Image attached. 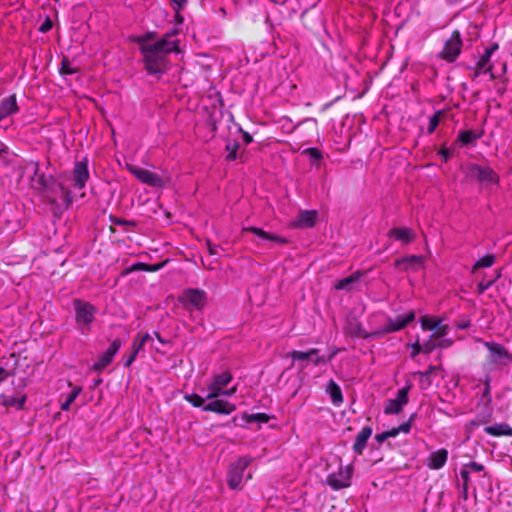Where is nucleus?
Here are the masks:
<instances>
[{
    "label": "nucleus",
    "instance_id": "f257e3e1",
    "mask_svg": "<svg viewBox=\"0 0 512 512\" xmlns=\"http://www.w3.org/2000/svg\"><path fill=\"white\" fill-rule=\"evenodd\" d=\"M468 180L476 181L482 185H493L499 183L498 174L488 165L469 163L464 168Z\"/></svg>",
    "mask_w": 512,
    "mask_h": 512
},
{
    "label": "nucleus",
    "instance_id": "f03ea898",
    "mask_svg": "<svg viewBox=\"0 0 512 512\" xmlns=\"http://www.w3.org/2000/svg\"><path fill=\"white\" fill-rule=\"evenodd\" d=\"M414 319L415 312L413 310L403 315L397 316L395 319L388 318L386 323L382 327L372 331L370 335H363V337L364 339L379 338L386 334L400 331L404 329L409 323L414 321Z\"/></svg>",
    "mask_w": 512,
    "mask_h": 512
},
{
    "label": "nucleus",
    "instance_id": "7ed1b4c3",
    "mask_svg": "<svg viewBox=\"0 0 512 512\" xmlns=\"http://www.w3.org/2000/svg\"><path fill=\"white\" fill-rule=\"evenodd\" d=\"M233 376L230 371L225 370L217 375H214L212 382L208 385V394L206 399H214L221 395L232 396L236 393L237 387L233 386L230 389L225 387L232 381Z\"/></svg>",
    "mask_w": 512,
    "mask_h": 512
},
{
    "label": "nucleus",
    "instance_id": "20e7f679",
    "mask_svg": "<svg viewBox=\"0 0 512 512\" xmlns=\"http://www.w3.org/2000/svg\"><path fill=\"white\" fill-rule=\"evenodd\" d=\"M140 52L143 55L144 67L149 74H163L168 70L167 56L153 51L148 46H143Z\"/></svg>",
    "mask_w": 512,
    "mask_h": 512
},
{
    "label": "nucleus",
    "instance_id": "39448f33",
    "mask_svg": "<svg viewBox=\"0 0 512 512\" xmlns=\"http://www.w3.org/2000/svg\"><path fill=\"white\" fill-rule=\"evenodd\" d=\"M178 301L186 310L201 311L207 304V293L203 289L188 288L178 297Z\"/></svg>",
    "mask_w": 512,
    "mask_h": 512
},
{
    "label": "nucleus",
    "instance_id": "423d86ee",
    "mask_svg": "<svg viewBox=\"0 0 512 512\" xmlns=\"http://www.w3.org/2000/svg\"><path fill=\"white\" fill-rule=\"evenodd\" d=\"M251 462V457L243 456L239 457L233 464H231L227 472V484L230 489H241L244 471Z\"/></svg>",
    "mask_w": 512,
    "mask_h": 512
},
{
    "label": "nucleus",
    "instance_id": "0eeeda50",
    "mask_svg": "<svg viewBox=\"0 0 512 512\" xmlns=\"http://www.w3.org/2000/svg\"><path fill=\"white\" fill-rule=\"evenodd\" d=\"M73 306L75 310L76 323L89 330L91 323L95 320L97 308L90 302H86L81 299H74Z\"/></svg>",
    "mask_w": 512,
    "mask_h": 512
},
{
    "label": "nucleus",
    "instance_id": "6e6552de",
    "mask_svg": "<svg viewBox=\"0 0 512 512\" xmlns=\"http://www.w3.org/2000/svg\"><path fill=\"white\" fill-rule=\"evenodd\" d=\"M461 47V34L458 30H454L449 39L446 40L444 47L439 55L447 62H454L461 52Z\"/></svg>",
    "mask_w": 512,
    "mask_h": 512
},
{
    "label": "nucleus",
    "instance_id": "1a4fd4ad",
    "mask_svg": "<svg viewBox=\"0 0 512 512\" xmlns=\"http://www.w3.org/2000/svg\"><path fill=\"white\" fill-rule=\"evenodd\" d=\"M353 468L350 465L346 467H340L338 472L331 473L327 477V484L333 490H340L346 487H349L351 484Z\"/></svg>",
    "mask_w": 512,
    "mask_h": 512
},
{
    "label": "nucleus",
    "instance_id": "9d476101",
    "mask_svg": "<svg viewBox=\"0 0 512 512\" xmlns=\"http://www.w3.org/2000/svg\"><path fill=\"white\" fill-rule=\"evenodd\" d=\"M320 350L317 348H311L308 351H298V350H292L288 353V356L292 358V365L295 361H306L311 360L315 366H318L319 364L326 363L335 356V353H332L327 358L323 355H319Z\"/></svg>",
    "mask_w": 512,
    "mask_h": 512
},
{
    "label": "nucleus",
    "instance_id": "9b49d317",
    "mask_svg": "<svg viewBox=\"0 0 512 512\" xmlns=\"http://www.w3.org/2000/svg\"><path fill=\"white\" fill-rule=\"evenodd\" d=\"M126 169L134 175L140 182L150 186V187H161L162 179L161 177L154 172H151L147 169L132 165L126 164Z\"/></svg>",
    "mask_w": 512,
    "mask_h": 512
},
{
    "label": "nucleus",
    "instance_id": "f8f14e48",
    "mask_svg": "<svg viewBox=\"0 0 512 512\" xmlns=\"http://www.w3.org/2000/svg\"><path fill=\"white\" fill-rule=\"evenodd\" d=\"M121 346L122 341L120 339H114L109 348L99 357L98 361L92 365L91 370L101 373L108 365L111 364L114 356L117 354Z\"/></svg>",
    "mask_w": 512,
    "mask_h": 512
},
{
    "label": "nucleus",
    "instance_id": "ddd939ff",
    "mask_svg": "<svg viewBox=\"0 0 512 512\" xmlns=\"http://www.w3.org/2000/svg\"><path fill=\"white\" fill-rule=\"evenodd\" d=\"M410 386H405L398 390L397 397L388 399L384 406V413L386 415L398 414L402 411L404 405L408 403V392Z\"/></svg>",
    "mask_w": 512,
    "mask_h": 512
},
{
    "label": "nucleus",
    "instance_id": "4468645a",
    "mask_svg": "<svg viewBox=\"0 0 512 512\" xmlns=\"http://www.w3.org/2000/svg\"><path fill=\"white\" fill-rule=\"evenodd\" d=\"M88 164L89 161L87 157H84L82 160L77 161L74 164L72 180L74 182V186L78 189H83L90 178Z\"/></svg>",
    "mask_w": 512,
    "mask_h": 512
},
{
    "label": "nucleus",
    "instance_id": "2eb2a0df",
    "mask_svg": "<svg viewBox=\"0 0 512 512\" xmlns=\"http://www.w3.org/2000/svg\"><path fill=\"white\" fill-rule=\"evenodd\" d=\"M209 402L203 406V411L213 412L220 415H229L236 410V405L224 399H208Z\"/></svg>",
    "mask_w": 512,
    "mask_h": 512
},
{
    "label": "nucleus",
    "instance_id": "dca6fc26",
    "mask_svg": "<svg viewBox=\"0 0 512 512\" xmlns=\"http://www.w3.org/2000/svg\"><path fill=\"white\" fill-rule=\"evenodd\" d=\"M424 264V257L418 255H409L398 258L394 261V267L401 271H417Z\"/></svg>",
    "mask_w": 512,
    "mask_h": 512
},
{
    "label": "nucleus",
    "instance_id": "f3484780",
    "mask_svg": "<svg viewBox=\"0 0 512 512\" xmlns=\"http://www.w3.org/2000/svg\"><path fill=\"white\" fill-rule=\"evenodd\" d=\"M148 48L152 49L155 52H158L160 54H163L167 56L168 54L172 52L179 53L180 52V40H167L165 38H161L158 41L151 44V46H148Z\"/></svg>",
    "mask_w": 512,
    "mask_h": 512
},
{
    "label": "nucleus",
    "instance_id": "a211bd4d",
    "mask_svg": "<svg viewBox=\"0 0 512 512\" xmlns=\"http://www.w3.org/2000/svg\"><path fill=\"white\" fill-rule=\"evenodd\" d=\"M19 111L16 94H11L0 100V121Z\"/></svg>",
    "mask_w": 512,
    "mask_h": 512
},
{
    "label": "nucleus",
    "instance_id": "6ab92c4d",
    "mask_svg": "<svg viewBox=\"0 0 512 512\" xmlns=\"http://www.w3.org/2000/svg\"><path fill=\"white\" fill-rule=\"evenodd\" d=\"M485 345L490 353L491 362L498 363L503 359L511 360V355L508 350L501 344L496 342H486Z\"/></svg>",
    "mask_w": 512,
    "mask_h": 512
},
{
    "label": "nucleus",
    "instance_id": "aec40b11",
    "mask_svg": "<svg viewBox=\"0 0 512 512\" xmlns=\"http://www.w3.org/2000/svg\"><path fill=\"white\" fill-rule=\"evenodd\" d=\"M372 428L370 426H364L356 435L355 442L352 446L353 451L357 455H362L367 445V441L372 435Z\"/></svg>",
    "mask_w": 512,
    "mask_h": 512
},
{
    "label": "nucleus",
    "instance_id": "412c9836",
    "mask_svg": "<svg viewBox=\"0 0 512 512\" xmlns=\"http://www.w3.org/2000/svg\"><path fill=\"white\" fill-rule=\"evenodd\" d=\"M28 166L33 170L32 180L36 182L38 188L41 191L49 190L50 183L53 181L52 177H47L45 174L39 173L40 167L38 162L31 161Z\"/></svg>",
    "mask_w": 512,
    "mask_h": 512
},
{
    "label": "nucleus",
    "instance_id": "4be33fe9",
    "mask_svg": "<svg viewBox=\"0 0 512 512\" xmlns=\"http://www.w3.org/2000/svg\"><path fill=\"white\" fill-rule=\"evenodd\" d=\"M388 237L400 241L403 244H408L415 239V234L411 228L401 227L390 229L388 231Z\"/></svg>",
    "mask_w": 512,
    "mask_h": 512
},
{
    "label": "nucleus",
    "instance_id": "5701e85b",
    "mask_svg": "<svg viewBox=\"0 0 512 512\" xmlns=\"http://www.w3.org/2000/svg\"><path fill=\"white\" fill-rule=\"evenodd\" d=\"M447 459L448 451L444 448H441L429 455L427 465L430 469L439 470L446 464Z\"/></svg>",
    "mask_w": 512,
    "mask_h": 512
},
{
    "label": "nucleus",
    "instance_id": "b1692460",
    "mask_svg": "<svg viewBox=\"0 0 512 512\" xmlns=\"http://www.w3.org/2000/svg\"><path fill=\"white\" fill-rule=\"evenodd\" d=\"M26 401L27 396L25 394H21L18 397L0 394V404L6 408L13 407L17 410H24Z\"/></svg>",
    "mask_w": 512,
    "mask_h": 512
},
{
    "label": "nucleus",
    "instance_id": "393cba45",
    "mask_svg": "<svg viewBox=\"0 0 512 512\" xmlns=\"http://www.w3.org/2000/svg\"><path fill=\"white\" fill-rule=\"evenodd\" d=\"M243 231L251 232L263 240L273 241V242H276V243H279L282 245L287 243V240L285 238H282L275 234L269 233V232L263 230L262 228L250 226V227L244 228Z\"/></svg>",
    "mask_w": 512,
    "mask_h": 512
},
{
    "label": "nucleus",
    "instance_id": "a878e982",
    "mask_svg": "<svg viewBox=\"0 0 512 512\" xmlns=\"http://www.w3.org/2000/svg\"><path fill=\"white\" fill-rule=\"evenodd\" d=\"M326 392L329 394L331 402L334 406L339 407L343 404L344 398L340 386L331 379L327 386Z\"/></svg>",
    "mask_w": 512,
    "mask_h": 512
},
{
    "label": "nucleus",
    "instance_id": "bb28decb",
    "mask_svg": "<svg viewBox=\"0 0 512 512\" xmlns=\"http://www.w3.org/2000/svg\"><path fill=\"white\" fill-rule=\"evenodd\" d=\"M484 431L494 437L512 436V427L507 423H497L492 426H487L484 428Z\"/></svg>",
    "mask_w": 512,
    "mask_h": 512
},
{
    "label": "nucleus",
    "instance_id": "cd10ccee",
    "mask_svg": "<svg viewBox=\"0 0 512 512\" xmlns=\"http://www.w3.org/2000/svg\"><path fill=\"white\" fill-rule=\"evenodd\" d=\"M317 218L316 211L313 210H304L301 211L297 217V226L302 228H310L314 226Z\"/></svg>",
    "mask_w": 512,
    "mask_h": 512
},
{
    "label": "nucleus",
    "instance_id": "c85d7f7f",
    "mask_svg": "<svg viewBox=\"0 0 512 512\" xmlns=\"http://www.w3.org/2000/svg\"><path fill=\"white\" fill-rule=\"evenodd\" d=\"M483 133H477L473 130H462L459 132L457 140L464 146H468L482 137Z\"/></svg>",
    "mask_w": 512,
    "mask_h": 512
},
{
    "label": "nucleus",
    "instance_id": "c756f323",
    "mask_svg": "<svg viewBox=\"0 0 512 512\" xmlns=\"http://www.w3.org/2000/svg\"><path fill=\"white\" fill-rule=\"evenodd\" d=\"M359 278H360V273L356 272L354 274L349 275L348 277H345V278H342V279L338 280L335 283L334 288L337 289V290H347V291H350L352 284L355 283L356 281H358Z\"/></svg>",
    "mask_w": 512,
    "mask_h": 512
},
{
    "label": "nucleus",
    "instance_id": "7c9ffc66",
    "mask_svg": "<svg viewBox=\"0 0 512 512\" xmlns=\"http://www.w3.org/2000/svg\"><path fill=\"white\" fill-rule=\"evenodd\" d=\"M166 263H167V260L159 262V263H155V264H147V263L137 262L132 265L131 270L132 271L142 270V271H146V272H157V271L161 270L166 265Z\"/></svg>",
    "mask_w": 512,
    "mask_h": 512
},
{
    "label": "nucleus",
    "instance_id": "2f4dec72",
    "mask_svg": "<svg viewBox=\"0 0 512 512\" xmlns=\"http://www.w3.org/2000/svg\"><path fill=\"white\" fill-rule=\"evenodd\" d=\"M495 260L496 256L494 254H487L475 262V264L472 267V271L475 272L476 270L481 268H489L495 263Z\"/></svg>",
    "mask_w": 512,
    "mask_h": 512
},
{
    "label": "nucleus",
    "instance_id": "473e14b6",
    "mask_svg": "<svg viewBox=\"0 0 512 512\" xmlns=\"http://www.w3.org/2000/svg\"><path fill=\"white\" fill-rule=\"evenodd\" d=\"M437 370L436 366H429L427 370L417 372L420 377V386L425 389L431 386L430 376Z\"/></svg>",
    "mask_w": 512,
    "mask_h": 512
},
{
    "label": "nucleus",
    "instance_id": "72a5a7b5",
    "mask_svg": "<svg viewBox=\"0 0 512 512\" xmlns=\"http://www.w3.org/2000/svg\"><path fill=\"white\" fill-rule=\"evenodd\" d=\"M498 47V44L495 43L492 46L485 49L484 53L480 56L479 60L477 61L479 68L490 66V58L492 54L498 49Z\"/></svg>",
    "mask_w": 512,
    "mask_h": 512
},
{
    "label": "nucleus",
    "instance_id": "f704fd0d",
    "mask_svg": "<svg viewBox=\"0 0 512 512\" xmlns=\"http://www.w3.org/2000/svg\"><path fill=\"white\" fill-rule=\"evenodd\" d=\"M243 419L246 421V423H253V422L267 423L270 420V416L268 414L262 413V412L254 413V414L244 413Z\"/></svg>",
    "mask_w": 512,
    "mask_h": 512
},
{
    "label": "nucleus",
    "instance_id": "c9c22d12",
    "mask_svg": "<svg viewBox=\"0 0 512 512\" xmlns=\"http://www.w3.org/2000/svg\"><path fill=\"white\" fill-rule=\"evenodd\" d=\"M151 337L148 333L137 334L132 342L131 349L139 353Z\"/></svg>",
    "mask_w": 512,
    "mask_h": 512
},
{
    "label": "nucleus",
    "instance_id": "e433bc0d",
    "mask_svg": "<svg viewBox=\"0 0 512 512\" xmlns=\"http://www.w3.org/2000/svg\"><path fill=\"white\" fill-rule=\"evenodd\" d=\"M156 35V32L149 31L142 36L133 38V41L139 45V50L142 51L143 46H151L149 41L154 40L156 38Z\"/></svg>",
    "mask_w": 512,
    "mask_h": 512
},
{
    "label": "nucleus",
    "instance_id": "4c0bfd02",
    "mask_svg": "<svg viewBox=\"0 0 512 512\" xmlns=\"http://www.w3.org/2000/svg\"><path fill=\"white\" fill-rule=\"evenodd\" d=\"M445 115V110L436 111L429 119V125L427 128V133L432 134L436 130L439 125L441 118Z\"/></svg>",
    "mask_w": 512,
    "mask_h": 512
},
{
    "label": "nucleus",
    "instance_id": "58836bf2",
    "mask_svg": "<svg viewBox=\"0 0 512 512\" xmlns=\"http://www.w3.org/2000/svg\"><path fill=\"white\" fill-rule=\"evenodd\" d=\"M82 388L80 386H76L73 390L67 395L65 401L61 404V409L67 411L70 408V405L75 401L77 396L80 394Z\"/></svg>",
    "mask_w": 512,
    "mask_h": 512
},
{
    "label": "nucleus",
    "instance_id": "ea45409f",
    "mask_svg": "<svg viewBox=\"0 0 512 512\" xmlns=\"http://www.w3.org/2000/svg\"><path fill=\"white\" fill-rule=\"evenodd\" d=\"M184 399L189 402L193 407L202 408L205 406V399L201 397L200 395L193 393V394H187L184 396Z\"/></svg>",
    "mask_w": 512,
    "mask_h": 512
},
{
    "label": "nucleus",
    "instance_id": "a19ab883",
    "mask_svg": "<svg viewBox=\"0 0 512 512\" xmlns=\"http://www.w3.org/2000/svg\"><path fill=\"white\" fill-rule=\"evenodd\" d=\"M59 72L61 75H72L78 72V68L72 67L69 59L63 57Z\"/></svg>",
    "mask_w": 512,
    "mask_h": 512
},
{
    "label": "nucleus",
    "instance_id": "79ce46f5",
    "mask_svg": "<svg viewBox=\"0 0 512 512\" xmlns=\"http://www.w3.org/2000/svg\"><path fill=\"white\" fill-rule=\"evenodd\" d=\"M239 143L237 141L227 143L225 149L228 152L226 159L228 161H233L237 158V151L239 149Z\"/></svg>",
    "mask_w": 512,
    "mask_h": 512
},
{
    "label": "nucleus",
    "instance_id": "37998d69",
    "mask_svg": "<svg viewBox=\"0 0 512 512\" xmlns=\"http://www.w3.org/2000/svg\"><path fill=\"white\" fill-rule=\"evenodd\" d=\"M110 222L114 225L123 226L125 231H128V227H135L137 225L133 220H126L112 215L110 216Z\"/></svg>",
    "mask_w": 512,
    "mask_h": 512
},
{
    "label": "nucleus",
    "instance_id": "c03bdc74",
    "mask_svg": "<svg viewBox=\"0 0 512 512\" xmlns=\"http://www.w3.org/2000/svg\"><path fill=\"white\" fill-rule=\"evenodd\" d=\"M420 323H421V328L423 330H429V331L435 330L437 328V326L439 325V321H436L427 316H423L420 319Z\"/></svg>",
    "mask_w": 512,
    "mask_h": 512
},
{
    "label": "nucleus",
    "instance_id": "a18cd8bd",
    "mask_svg": "<svg viewBox=\"0 0 512 512\" xmlns=\"http://www.w3.org/2000/svg\"><path fill=\"white\" fill-rule=\"evenodd\" d=\"M303 153L308 155L310 158H312V159H314L316 161H320L323 158L322 152L318 148H316V147L306 148L303 151Z\"/></svg>",
    "mask_w": 512,
    "mask_h": 512
},
{
    "label": "nucleus",
    "instance_id": "49530a36",
    "mask_svg": "<svg viewBox=\"0 0 512 512\" xmlns=\"http://www.w3.org/2000/svg\"><path fill=\"white\" fill-rule=\"evenodd\" d=\"M481 402L485 406H489L491 404V396H490V384L489 380L485 382L484 391L481 397Z\"/></svg>",
    "mask_w": 512,
    "mask_h": 512
},
{
    "label": "nucleus",
    "instance_id": "de8ad7c7",
    "mask_svg": "<svg viewBox=\"0 0 512 512\" xmlns=\"http://www.w3.org/2000/svg\"><path fill=\"white\" fill-rule=\"evenodd\" d=\"M59 188H60V191L63 195V198L66 202V205L69 206L71 205L72 201H73V197H72V193L71 191L66 188L65 186H63L62 184H59Z\"/></svg>",
    "mask_w": 512,
    "mask_h": 512
},
{
    "label": "nucleus",
    "instance_id": "09e8293b",
    "mask_svg": "<svg viewBox=\"0 0 512 512\" xmlns=\"http://www.w3.org/2000/svg\"><path fill=\"white\" fill-rule=\"evenodd\" d=\"M414 418H415V414H412L406 422L399 425L398 426L399 433H401V432L405 433V434L409 433L411 430V425H412V421Z\"/></svg>",
    "mask_w": 512,
    "mask_h": 512
},
{
    "label": "nucleus",
    "instance_id": "8fccbe9b",
    "mask_svg": "<svg viewBox=\"0 0 512 512\" xmlns=\"http://www.w3.org/2000/svg\"><path fill=\"white\" fill-rule=\"evenodd\" d=\"M495 280H482L477 284V292L478 294H483L487 289H489L493 284Z\"/></svg>",
    "mask_w": 512,
    "mask_h": 512
},
{
    "label": "nucleus",
    "instance_id": "3c124183",
    "mask_svg": "<svg viewBox=\"0 0 512 512\" xmlns=\"http://www.w3.org/2000/svg\"><path fill=\"white\" fill-rule=\"evenodd\" d=\"M422 347H423V353L430 354L437 347V343L435 341H433L432 339H430V340L424 342L422 344Z\"/></svg>",
    "mask_w": 512,
    "mask_h": 512
},
{
    "label": "nucleus",
    "instance_id": "603ef678",
    "mask_svg": "<svg viewBox=\"0 0 512 512\" xmlns=\"http://www.w3.org/2000/svg\"><path fill=\"white\" fill-rule=\"evenodd\" d=\"M491 71H492V66L479 68L478 63H476L475 68H474V73H473L472 77L473 78H477L479 75L484 74V73H488V72H491Z\"/></svg>",
    "mask_w": 512,
    "mask_h": 512
},
{
    "label": "nucleus",
    "instance_id": "864d4df0",
    "mask_svg": "<svg viewBox=\"0 0 512 512\" xmlns=\"http://www.w3.org/2000/svg\"><path fill=\"white\" fill-rule=\"evenodd\" d=\"M137 354L138 353L136 351L132 350V352L129 355L124 356L123 357L124 366L125 367L131 366L132 363L135 361Z\"/></svg>",
    "mask_w": 512,
    "mask_h": 512
},
{
    "label": "nucleus",
    "instance_id": "5fc2aeb1",
    "mask_svg": "<svg viewBox=\"0 0 512 512\" xmlns=\"http://www.w3.org/2000/svg\"><path fill=\"white\" fill-rule=\"evenodd\" d=\"M169 2L172 9L182 10L186 6L188 0H169Z\"/></svg>",
    "mask_w": 512,
    "mask_h": 512
},
{
    "label": "nucleus",
    "instance_id": "6e6d98bb",
    "mask_svg": "<svg viewBox=\"0 0 512 512\" xmlns=\"http://www.w3.org/2000/svg\"><path fill=\"white\" fill-rule=\"evenodd\" d=\"M53 24L50 18H46V20L40 25L39 31L41 33H46L51 30Z\"/></svg>",
    "mask_w": 512,
    "mask_h": 512
},
{
    "label": "nucleus",
    "instance_id": "4d7b16f0",
    "mask_svg": "<svg viewBox=\"0 0 512 512\" xmlns=\"http://www.w3.org/2000/svg\"><path fill=\"white\" fill-rule=\"evenodd\" d=\"M446 333H447V326L439 327V325H438L437 328L435 329V332L431 335V338H433V337L441 338L444 335H446Z\"/></svg>",
    "mask_w": 512,
    "mask_h": 512
},
{
    "label": "nucleus",
    "instance_id": "13d9d810",
    "mask_svg": "<svg viewBox=\"0 0 512 512\" xmlns=\"http://www.w3.org/2000/svg\"><path fill=\"white\" fill-rule=\"evenodd\" d=\"M438 154L441 155V157L443 158V160L445 162H447L449 160V158L451 157L450 150L447 147H445V146H442L440 148V150L438 151Z\"/></svg>",
    "mask_w": 512,
    "mask_h": 512
},
{
    "label": "nucleus",
    "instance_id": "bf43d9fd",
    "mask_svg": "<svg viewBox=\"0 0 512 512\" xmlns=\"http://www.w3.org/2000/svg\"><path fill=\"white\" fill-rule=\"evenodd\" d=\"M411 348H412L411 357H415L419 353H423V347L421 344H419L418 341L415 342L414 344H412Z\"/></svg>",
    "mask_w": 512,
    "mask_h": 512
},
{
    "label": "nucleus",
    "instance_id": "052dcab7",
    "mask_svg": "<svg viewBox=\"0 0 512 512\" xmlns=\"http://www.w3.org/2000/svg\"><path fill=\"white\" fill-rule=\"evenodd\" d=\"M179 34V30L177 28H173L171 30H169L168 32H166L164 35H163V38L167 39V40H175L174 38Z\"/></svg>",
    "mask_w": 512,
    "mask_h": 512
},
{
    "label": "nucleus",
    "instance_id": "680f3d73",
    "mask_svg": "<svg viewBox=\"0 0 512 512\" xmlns=\"http://www.w3.org/2000/svg\"><path fill=\"white\" fill-rule=\"evenodd\" d=\"M466 468H469L470 470L472 471H475V472H480V471H483L484 470V466L480 463H477V462H470Z\"/></svg>",
    "mask_w": 512,
    "mask_h": 512
},
{
    "label": "nucleus",
    "instance_id": "e2e57ef3",
    "mask_svg": "<svg viewBox=\"0 0 512 512\" xmlns=\"http://www.w3.org/2000/svg\"><path fill=\"white\" fill-rule=\"evenodd\" d=\"M460 476L463 480V485H468L470 477H469V471L467 470V468L461 469Z\"/></svg>",
    "mask_w": 512,
    "mask_h": 512
},
{
    "label": "nucleus",
    "instance_id": "0e129e2a",
    "mask_svg": "<svg viewBox=\"0 0 512 512\" xmlns=\"http://www.w3.org/2000/svg\"><path fill=\"white\" fill-rule=\"evenodd\" d=\"M14 375V372H9L3 367H0V382L5 381L9 376Z\"/></svg>",
    "mask_w": 512,
    "mask_h": 512
},
{
    "label": "nucleus",
    "instance_id": "69168bd1",
    "mask_svg": "<svg viewBox=\"0 0 512 512\" xmlns=\"http://www.w3.org/2000/svg\"><path fill=\"white\" fill-rule=\"evenodd\" d=\"M240 132L242 133L243 141L245 144L248 145L253 142V137L247 131L240 129Z\"/></svg>",
    "mask_w": 512,
    "mask_h": 512
},
{
    "label": "nucleus",
    "instance_id": "338daca9",
    "mask_svg": "<svg viewBox=\"0 0 512 512\" xmlns=\"http://www.w3.org/2000/svg\"><path fill=\"white\" fill-rule=\"evenodd\" d=\"M206 245H207V249H208V252H209L210 255L217 254L218 246L212 244L210 240L206 241Z\"/></svg>",
    "mask_w": 512,
    "mask_h": 512
},
{
    "label": "nucleus",
    "instance_id": "774afa93",
    "mask_svg": "<svg viewBox=\"0 0 512 512\" xmlns=\"http://www.w3.org/2000/svg\"><path fill=\"white\" fill-rule=\"evenodd\" d=\"M375 439H376V441L378 443H382V442H384L385 440L388 439V434H387L386 431L382 432V433H379V434H376Z\"/></svg>",
    "mask_w": 512,
    "mask_h": 512
}]
</instances>
